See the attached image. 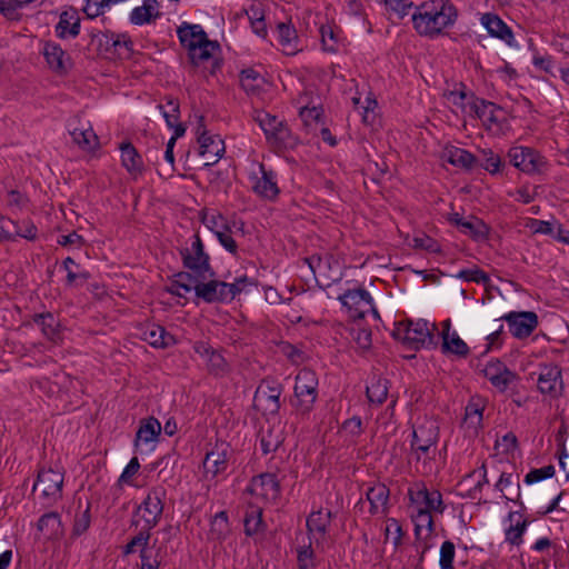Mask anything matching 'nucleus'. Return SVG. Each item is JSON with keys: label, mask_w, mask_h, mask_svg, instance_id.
<instances>
[{"label": "nucleus", "mask_w": 569, "mask_h": 569, "mask_svg": "<svg viewBox=\"0 0 569 569\" xmlns=\"http://www.w3.org/2000/svg\"><path fill=\"white\" fill-rule=\"evenodd\" d=\"M232 448L224 441H218L206 453L203 459V476L207 480H213L219 476L226 475L229 462L232 457Z\"/></svg>", "instance_id": "nucleus-10"}, {"label": "nucleus", "mask_w": 569, "mask_h": 569, "mask_svg": "<svg viewBox=\"0 0 569 569\" xmlns=\"http://www.w3.org/2000/svg\"><path fill=\"white\" fill-rule=\"evenodd\" d=\"M150 537L151 530L142 527L141 530L134 537H132L123 547V555L128 556L136 552V549L138 547L140 548V550L143 548H148Z\"/></svg>", "instance_id": "nucleus-55"}, {"label": "nucleus", "mask_w": 569, "mask_h": 569, "mask_svg": "<svg viewBox=\"0 0 569 569\" xmlns=\"http://www.w3.org/2000/svg\"><path fill=\"white\" fill-rule=\"evenodd\" d=\"M277 41L286 54H295L299 51V37L291 21L278 22L274 30Z\"/></svg>", "instance_id": "nucleus-33"}, {"label": "nucleus", "mask_w": 569, "mask_h": 569, "mask_svg": "<svg viewBox=\"0 0 569 569\" xmlns=\"http://www.w3.org/2000/svg\"><path fill=\"white\" fill-rule=\"evenodd\" d=\"M332 520V512L330 510L319 509L313 511L307 518V531L309 540H315L317 547L326 541L328 529Z\"/></svg>", "instance_id": "nucleus-25"}, {"label": "nucleus", "mask_w": 569, "mask_h": 569, "mask_svg": "<svg viewBox=\"0 0 569 569\" xmlns=\"http://www.w3.org/2000/svg\"><path fill=\"white\" fill-rule=\"evenodd\" d=\"M481 24L489 36L503 41L509 47H517L513 32L509 26L496 13H483L480 18Z\"/></svg>", "instance_id": "nucleus-26"}, {"label": "nucleus", "mask_w": 569, "mask_h": 569, "mask_svg": "<svg viewBox=\"0 0 569 569\" xmlns=\"http://www.w3.org/2000/svg\"><path fill=\"white\" fill-rule=\"evenodd\" d=\"M243 526H244V533L249 537L254 536L259 532H262L264 530V522L262 520V507L249 502L244 519H243Z\"/></svg>", "instance_id": "nucleus-38"}, {"label": "nucleus", "mask_w": 569, "mask_h": 569, "mask_svg": "<svg viewBox=\"0 0 569 569\" xmlns=\"http://www.w3.org/2000/svg\"><path fill=\"white\" fill-rule=\"evenodd\" d=\"M161 433V425L158 419L150 417L143 421L137 431L136 435V446L139 442L149 443L154 441Z\"/></svg>", "instance_id": "nucleus-44"}, {"label": "nucleus", "mask_w": 569, "mask_h": 569, "mask_svg": "<svg viewBox=\"0 0 569 569\" xmlns=\"http://www.w3.org/2000/svg\"><path fill=\"white\" fill-rule=\"evenodd\" d=\"M182 266L184 269L201 277L203 280L213 278L216 271L211 267V258L204 249V244L198 232L193 233L179 248Z\"/></svg>", "instance_id": "nucleus-2"}, {"label": "nucleus", "mask_w": 569, "mask_h": 569, "mask_svg": "<svg viewBox=\"0 0 569 569\" xmlns=\"http://www.w3.org/2000/svg\"><path fill=\"white\" fill-rule=\"evenodd\" d=\"M499 320H505L508 323L510 333L517 339L528 338L538 326V316L533 311H512Z\"/></svg>", "instance_id": "nucleus-20"}, {"label": "nucleus", "mask_w": 569, "mask_h": 569, "mask_svg": "<svg viewBox=\"0 0 569 569\" xmlns=\"http://www.w3.org/2000/svg\"><path fill=\"white\" fill-rule=\"evenodd\" d=\"M99 50L110 60L130 59L133 52V42L122 33L104 32L98 36Z\"/></svg>", "instance_id": "nucleus-11"}, {"label": "nucleus", "mask_w": 569, "mask_h": 569, "mask_svg": "<svg viewBox=\"0 0 569 569\" xmlns=\"http://www.w3.org/2000/svg\"><path fill=\"white\" fill-rule=\"evenodd\" d=\"M433 330H436L435 323L430 328L428 321L423 319L416 321L407 319L395 322L392 337L402 341L410 349L419 350L433 345Z\"/></svg>", "instance_id": "nucleus-4"}, {"label": "nucleus", "mask_w": 569, "mask_h": 569, "mask_svg": "<svg viewBox=\"0 0 569 569\" xmlns=\"http://www.w3.org/2000/svg\"><path fill=\"white\" fill-rule=\"evenodd\" d=\"M455 277L467 282H475L483 286H488L490 283V277L488 273L478 267L462 269Z\"/></svg>", "instance_id": "nucleus-54"}, {"label": "nucleus", "mask_w": 569, "mask_h": 569, "mask_svg": "<svg viewBox=\"0 0 569 569\" xmlns=\"http://www.w3.org/2000/svg\"><path fill=\"white\" fill-rule=\"evenodd\" d=\"M556 470L552 465H548L539 469H532L525 476L523 482L526 485H533L545 479L552 478Z\"/></svg>", "instance_id": "nucleus-59"}, {"label": "nucleus", "mask_w": 569, "mask_h": 569, "mask_svg": "<svg viewBox=\"0 0 569 569\" xmlns=\"http://www.w3.org/2000/svg\"><path fill=\"white\" fill-rule=\"evenodd\" d=\"M259 436L260 448L263 455L277 451L284 440L282 432L280 430H276L273 427L261 429Z\"/></svg>", "instance_id": "nucleus-43"}, {"label": "nucleus", "mask_w": 569, "mask_h": 569, "mask_svg": "<svg viewBox=\"0 0 569 569\" xmlns=\"http://www.w3.org/2000/svg\"><path fill=\"white\" fill-rule=\"evenodd\" d=\"M160 550L153 552L150 548L140 550L141 565L139 569H159L161 560L159 557Z\"/></svg>", "instance_id": "nucleus-63"}, {"label": "nucleus", "mask_w": 569, "mask_h": 569, "mask_svg": "<svg viewBox=\"0 0 569 569\" xmlns=\"http://www.w3.org/2000/svg\"><path fill=\"white\" fill-rule=\"evenodd\" d=\"M54 32L62 40L73 39L80 33V17L76 8L69 7L60 13Z\"/></svg>", "instance_id": "nucleus-29"}, {"label": "nucleus", "mask_w": 569, "mask_h": 569, "mask_svg": "<svg viewBox=\"0 0 569 569\" xmlns=\"http://www.w3.org/2000/svg\"><path fill=\"white\" fill-rule=\"evenodd\" d=\"M471 109L475 111L477 118L482 122L487 131L492 134H500L503 130L506 121L503 110L496 103L477 99Z\"/></svg>", "instance_id": "nucleus-16"}, {"label": "nucleus", "mask_w": 569, "mask_h": 569, "mask_svg": "<svg viewBox=\"0 0 569 569\" xmlns=\"http://www.w3.org/2000/svg\"><path fill=\"white\" fill-rule=\"evenodd\" d=\"M479 166L489 173L496 174L500 171L502 161L500 156L491 149H482L480 150Z\"/></svg>", "instance_id": "nucleus-52"}, {"label": "nucleus", "mask_w": 569, "mask_h": 569, "mask_svg": "<svg viewBox=\"0 0 569 569\" xmlns=\"http://www.w3.org/2000/svg\"><path fill=\"white\" fill-rule=\"evenodd\" d=\"M39 51L49 70L58 76H66L73 67L71 56L53 40L41 41Z\"/></svg>", "instance_id": "nucleus-13"}, {"label": "nucleus", "mask_w": 569, "mask_h": 569, "mask_svg": "<svg viewBox=\"0 0 569 569\" xmlns=\"http://www.w3.org/2000/svg\"><path fill=\"white\" fill-rule=\"evenodd\" d=\"M350 335L360 349L369 350L371 348L372 333L369 328H351Z\"/></svg>", "instance_id": "nucleus-60"}, {"label": "nucleus", "mask_w": 569, "mask_h": 569, "mask_svg": "<svg viewBox=\"0 0 569 569\" xmlns=\"http://www.w3.org/2000/svg\"><path fill=\"white\" fill-rule=\"evenodd\" d=\"M447 160L455 167L471 170L478 162L477 158L466 149L451 148L447 152Z\"/></svg>", "instance_id": "nucleus-46"}, {"label": "nucleus", "mask_w": 569, "mask_h": 569, "mask_svg": "<svg viewBox=\"0 0 569 569\" xmlns=\"http://www.w3.org/2000/svg\"><path fill=\"white\" fill-rule=\"evenodd\" d=\"M458 17V9L450 0H428L416 8L411 20L419 36L436 39L445 36Z\"/></svg>", "instance_id": "nucleus-1"}, {"label": "nucleus", "mask_w": 569, "mask_h": 569, "mask_svg": "<svg viewBox=\"0 0 569 569\" xmlns=\"http://www.w3.org/2000/svg\"><path fill=\"white\" fill-rule=\"evenodd\" d=\"M230 532L228 515L226 511H220L214 515L211 520L209 536L217 541H223Z\"/></svg>", "instance_id": "nucleus-47"}, {"label": "nucleus", "mask_w": 569, "mask_h": 569, "mask_svg": "<svg viewBox=\"0 0 569 569\" xmlns=\"http://www.w3.org/2000/svg\"><path fill=\"white\" fill-rule=\"evenodd\" d=\"M12 232L14 233V240L17 237L29 241H34L38 238V228L31 220H23L18 223V228H12Z\"/></svg>", "instance_id": "nucleus-61"}, {"label": "nucleus", "mask_w": 569, "mask_h": 569, "mask_svg": "<svg viewBox=\"0 0 569 569\" xmlns=\"http://www.w3.org/2000/svg\"><path fill=\"white\" fill-rule=\"evenodd\" d=\"M181 46L189 51L208 39V34L200 24L183 22L177 30Z\"/></svg>", "instance_id": "nucleus-35"}, {"label": "nucleus", "mask_w": 569, "mask_h": 569, "mask_svg": "<svg viewBox=\"0 0 569 569\" xmlns=\"http://www.w3.org/2000/svg\"><path fill=\"white\" fill-rule=\"evenodd\" d=\"M239 295L237 284L211 279L196 288V297L207 303H224L232 301Z\"/></svg>", "instance_id": "nucleus-12"}, {"label": "nucleus", "mask_w": 569, "mask_h": 569, "mask_svg": "<svg viewBox=\"0 0 569 569\" xmlns=\"http://www.w3.org/2000/svg\"><path fill=\"white\" fill-rule=\"evenodd\" d=\"M254 121L263 131L268 141L274 143H286L289 138V129L286 123L266 111H256Z\"/></svg>", "instance_id": "nucleus-21"}, {"label": "nucleus", "mask_w": 569, "mask_h": 569, "mask_svg": "<svg viewBox=\"0 0 569 569\" xmlns=\"http://www.w3.org/2000/svg\"><path fill=\"white\" fill-rule=\"evenodd\" d=\"M91 523V515H90V505H87V508L80 512H77L73 523V535L81 536L84 533Z\"/></svg>", "instance_id": "nucleus-64"}, {"label": "nucleus", "mask_w": 569, "mask_h": 569, "mask_svg": "<svg viewBox=\"0 0 569 569\" xmlns=\"http://www.w3.org/2000/svg\"><path fill=\"white\" fill-rule=\"evenodd\" d=\"M157 0H143L142 6L136 7L130 13V22L142 26L152 22L160 16Z\"/></svg>", "instance_id": "nucleus-36"}, {"label": "nucleus", "mask_w": 569, "mask_h": 569, "mask_svg": "<svg viewBox=\"0 0 569 569\" xmlns=\"http://www.w3.org/2000/svg\"><path fill=\"white\" fill-rule=\"evenodd\" d=\"M258 170L249 177L252 191L261 199L274 201L280 193L277 173L272 169H268L262 162L258 164Z\"/></svg>", "instance_id": "nucleus-15"}, {"label": "nucleus", "mask_w": 569, "mask_h": 569, "mask_svg": "<svg viewBox=\"0 0 569 569\" xmlns=\"http://www.w3.org/2000/svg\"><path fill=\"white\" fill-rule=\"evenodd\" d=\"M447 220L461 233L469 236L473 240H483L489 234V227L478 217L469 216L463 218L460 213L452 212L448 214Z\"/></svg>", "instance_id": "nucleus-22"}, {"label": "nucleus", "mask_w": 569, "mask_h": 569, "mask_svg": "<svg viewBox=\"0 0 569 569\" xmlns=\"http://www.w3.org/2000/svg\"><path fill=\"white\" fill-rule=\"evenodd\" d=\"M450 320L442 322V352L451 353L460 358H467L470 353L468 345L458 336L456 331L450 333Z\"/></svg>", "instance_id": "nucleus-32"}, {"label": "nucleus", "mask_w": 569, "mask_h": 569, "mask_svg": "<svg viewBox=\"0 0 569 569\" xmlns=\"http://www.w3.org/2000/svg\"><path fill=\"white\" fill-rule=\"evenodd\" d=\"M167 490L162 486H154L149 489L146 498L138 506L141 512L143 528L152 530L161 520Z\"/></svg>", "instance_id": "nucleus-8"}, {"label": "nucleus", "mask_w": 569, "mask_h": 569, "mask_svg": "<svg viewBox=\"0 0 569 569\" xmlns=\"http://www.w3.org/2000/svg\"><path fill=\"white\" fill-rule=\"evenodd\" d=\"M282 391L283 387L280 382L263 379L254 391L253 408L267 419L277 416L281 407Z\"/></svg>", "instance_id": "nucleus-6"}, {"label": "nucleus", "mask_w": 569, "mask_h": 569, "mask_svg": "<svg viewBox=\"0 0 569 569\" xmlns=\"http://www.w3.org/2000/svg\"><path fill=\"white\" fill-rule=\"evenodd\" d=\"M72 141L83 150H93L98 144V137L90 127H74L70 130Z\"/></svg>", "instance_id": "nucleus-45"}, {"label": "nucleus", "mask_w": 569, "mask_h": 569, "mask_svg": "<svg viewBox=\"0 0 569 569\" xmlns=\"http://www.w3.org/2000/svg\"><path fill=\"white\" fill-rule=\"evenodd\" d=\"M319 380L317 373L303 368L295 379L293 398L290 403L297 416L306 418L315 408L318 399Z\"/></svg>", "instance_id": "nucleus-3"}, {"label": "nucleus", "mask_w": 569, "mask_h": 569, "mask_svg": "<svg viewBox=\"0 0 569 569\" xmlns=\"http://www.w3.org/2000/svg\"><path fill=\"white\" fill-rule=\"evenodd\" d=\"M247 492L263 503H276L280 498L281 487L274 473L266 472L251 479Z\"/></svg>", "instance_id": "nucleus-14"}, {"label": "nucleus", "mask_w": 569, "mask_h": 569, "mask_svg": "<svg viewBox=\"0 0 569 569\" xmlns=\"http://www.w3.org/2000/svg\"><path fill=\"white\" fill-rule=\"evenodd\" d=\"M121 164L132 179L141 177L146 170L143 159L131 142H122L119 147Z\"/></svg>", "instance_id": "nucleus-30"}, {"label": "nucleus", "mask_w": 569, "mask_h": 569, "mask_svg": "<svg viewBox=\"0 0 569 569\" xmlns=\"http://www.w3.org/2000/svg\"><path fill=\"white\" fill-rule=\"evenodd\" d=\"M311 545L312 541L309 540L308 545H302L297 549L298 569H312L316 567V557Z\"/></svg>", "instance_id": "nucleus-53"}, {"label": "nucleus", "mask_w": 569, "mask_h": 569, "mask_svg": "<svg viewBox=\"0 0 569 569\" xmlns=\"http://www.w3.org/2000/svg\"><path fill=\"white\" fill-rule=\"evenodd\" d=\"M515 486V490L512 496H503L507 500L512 501L513 503L518 505L520 507L519 511H513L509 513V518H512L515 515L522 516V511L526 510L525 503L521 498V490H520V483H519V476H513L509 472H502L498 479V481L495 485V489L505 492V490L508 487Z\"/></svg>", "instance_id": "nucleus-34"}, {"label": "nucleus", "mask_w": 569, "mask_h": 569, "mask_svg": "<svg viewBox=\"0 0 569 569\" xmlns=\"http://www.w3.org/2000/svg\"><path fill=\"white\" fill-rule=\"evenodd\" d=\"M353 319H362L372 309V297L365 288L349 289L339 297Z\"/></svg>", "instance_id": "nucleus-18"}, {"label": "nucleus", "mask_w": 569, "mask_h": 569, "mask_svg": "<svg viewBox=\"0 0 569 569\" xmlns=\"http://www.w3.org/2000/svg\"><path fill=\"white\" fill-rule=\"evenodd\" d=\"M140 462L137 457L131 458L129 463L124 467L122 473L118 478L113 490L118 493L121 492L123 485L133 486V478L139 472Z\"/></svg>", "instance_id": "nucleus-48"}, {"label": "nucleus", "mask_w": 569, "mask_h": 569, "mask_svg": "<svg viewBox=\"0 0 569 569\" xmlns=\"http://www.w3.org/2000/svg\"><path fill=\"white\" fill-rule=\"evenodd\" d=\"M485 377L500 392H505L511 385L519 380L516 372L511 371L500 360L489 361L483 369Z\"/></svg>", "instance_id": "nucleus-23"}, {"label": "nucleus", "mask_w": 569, "mask_h": 569, "mask_svg": "<svg viewBox=\"0 0 569 569\" xmlns=\"http://www.w3.org/2000/svg\"><path fill=\"white\" fill-rule=\"evenodd\" d=\"M412 522L415 525V538L416 540H421V535L423 530L427 531V536H431L435 530L433 519L431 512L428 509H422V507H418L416 512L411 515Z\"/></svg>", "instance_id": "nucleus-42"}, {"label": "nucleus", "mask_w": 569, "mask_h": 569, "mask_svg": "<svg viewBox=\"0 0 569 569\" xmlns=\"http://www.w3.org/2000/svg\"><path fill=\"white\" fill-rule=\"evenodd\" d=\"M264 82L263 76L253 68H247L240 72V84L248 94H259Z\"/></svg>", "instance_id": "nucleus-41"}, {"label": "nucleus", "mask_w": 569, "mask_h": 569, "mask_svg": "<svg viewBox=\"0 0 569 569\" xmlns=\"http://www.w3.org/2000/svg\"><path fill=\"white\" fill-rule=\"evenodd\" d=\"M456 556V546L452 541L446 540L440 547L439 567L440 569H453Z\"/></svg>", "instance_id": "nucleus-57"}, {"label": "nucleus", "mask_w": 569, "mask_h": 569, "mask_svg": "<svg viewBox=\"0 0 569 569\" xmlns=\"http://www.w3.org/2000/svg\"><path fill=\"white\" fill-rule=\"evenodd\" d=\"M64 476L62 472L49 469H41L38 472L37 481L33 485V491L40 490L42 498L57 501L62 496Z\"/></svg>", "instance_id": "nucleus-17"}, {"label": "nucleus", "mask_w": 569, "mask_h": 569, "mask_svg": "<svg viewBox=\"0 0 569 569\" xmlns=\"http://www.w3.org/2000/svg\"><path fill=\"white\" fill-rule=\"evenodd\" d=\"M538 389L551 398H559L563 392L561 368L557 365L543 366L538 377Z\"/></svg>", "instance_id": "nucleus-24"}, {"label": "nucleus", "mask_w": 569, "mask_h": 569, "mask_svg": "<svg viewBox=\"0 0 569 569\" xmlns=\"http://www.w3.org/2000/svg\"><path fill=\"white\" fill-rule=\"evenodd\" d=\"M203 118H200L198 126V142L200 144V154L206 158L204 166H213L217 163L224 153V143L219 136L210 134L202 123Z\"/></svg>", "instance_id": "nucleus-19"}, {"label": "nucleus", "mask_w": 569, "mask_h": 569, "mask_svg": "<svg viewBox=\"0 0 569 569\" xmlns=\"http://www.w3.org/2000/svg\"><path fill=\"white\" fill-rule=\"evenodd\" d=\"M207 366L210 373L219 377L224 376L229 370L226 359L217 350L207 359Z\"/></svg>", "instance_id": "nucleus-58"}, {"label": "nucleus", "mask_w": 569, "mask_h": 569, "mask_svg": "<svg viewBox=\"0 0 569 569\" xmlns=\"http://www.w3.org/2000/svg\"><path fill=\"white\" fill-rule=\"evenodd\" d=\"M159 109L161 110L167 126L173 129V132H176V127L183 126L179 122L180 109L177 100L169 99L166 104H160Z\"/></svg>", "instance_id": "nucleus-51"}, {"label": "nucleus", "mask_w": 569, "mask_h": 569, "mask_svg": "<svg viewBox=\"0 0 569 569\" xmlns=\"http://www.w3.org/2000/svg\"><path fill=\"white\" fill-rule=\"evenodd\" d=\"M174 277H176V282L182 289V291L186 293L191 292V291L196 292V288L200 283H202V281L199 280L202 278L199 276H196L193 272H191L189 270L180 271V272L176 273Z\"/></svg>", "instance_id": "nucleus-56"}, {"label": "nucleus", "mask_w": 569, "mask_h": 569, "mask_svg": "<svg viewBox=\"0 0 569 569\" xmlns=\"http://www.w3.org/2000/svg\"><path fill=\"white\" fill-rule=\"evenodd\" d=\"M389 392V380L378 375H372L366 388L367 398L371 403L381 405Z\"/></svg>", "instance_id": "nucleus-39"}, {"label": "nucleus", "mask_w": 569, "mask_h": 569, "mask_svg": "<svg viewBox=\"0 0 569 569\" xmlns=\"http://www.w3.org/2000/svg\"><path fill=\"white\" fill-rule=\"evenodd\" d=\"M509 162L526 174H541L547 170L548 160L538 150L515 146L507 153Z\"/></svg>", "instance_id": "nucleus-7"}, {"label": "nucleus", "mask_w": 569, "mask_h": 569, "mask_svg": "<svg viewBox=\"0 0 569 569\" xmlns=\"http://www.w3.org/2000/svg\"><path fill=\"white\" fill-rule=\"evenodd\" d=\"M320 36L322 49L329 53H336L339 51L340 38L339 33L335 31L330 24L320 27Z\"/></svg>", "instance_id": "nucleus-50"}, {"label": "nucleus", "mask_w": 569, "mask_h": 569, "mask_svg": "<svg viewBox=\"0 0 569 569\" xmlns=\"http://www.w3.org/2000/svg\"><path fill=\"white\" fill-rule=\"evenodd\" d=\"M38 530L48 536L57 535L61 527V519L58 512L51 511L42 515L37 523Z\"/></svg>", "instance_id": "nucleus-49"}, {"label": "nucleus", "mask_w": 569, "mask_h": 569, "mask_svg": "<svg viewBox=\"0 0 569 569\" xmlns=\"http://www.w3.org/2000/svg\"><path fill=\"white\" fill-rule=\"evenodd\" d=\"M223 230H216L214 234L219 241V243L231 254L237 256L238 253V244L233 237L231 236V230L229 227L222 226Z\"/></svg>", "instance_id": "nucleus-62"}, {"label": "nucleus", "mask_w": 569, "mask_h": 569, "mask_svg": "<svg viewBox=\"0 0 569 569\" xmlns=\"http://www.w3.org/2000/svg\"><path fill=\"white\" fill-rule=\"evenodd\" d=\"M143 339L154 348H168L176 343L174 337L157 325L149 326L143 331Z\"/></svg>", "instance_id": "nucleus-40"}, {"label": "nucleus", "mask_w": 569, "mask_h": 569, "mask_svg": "<svg viewBox=\"0 0 569 569\" xmlns=\"http://www.w3.org/2000/svg\"><path fill=\"white\" fill-rule=\"evenodd\" d=\"M409 498L411 502L416 505L423 503L425 507L422 509H428L429 512L435 511L442 513L446 509L440 491H429L425 485L418 486L416 489H410Z\"/></svg>", "instance_id": "nucleus-27"}, {"label": "nucleus", "mask_w": 569, "mask_h": 569, "mask_svg": "<svg viewBox=\"0 0 569 569\" xmlns=\"http://www.w3.org/2000/svg\"><path fill=\"white\" fill-rule=\"evenodd\" d=\"M486 400L481 397H472L467 403L462 427L466 428L469 436H477L482 428Z\"/></svg>", "instance_id": "nucleus-28"}, {"label": "nucleus", "mask_w": 569, "mask_h": 569, "mask_svg": "<svg viewBox=\"0 0 569 569\" xmlns=\"http://www.w3.org/2000/svg\"><path fill=\"white\" fill-rule=\"evenodd\" d=\"M390 490L382 482H376L368 487L366 499L370 503L369 512L372 516L387 515L389 507Z\"/></svg>", "instance_id": "nucleus-31"}, {"label": "nucleus", "mask_w": 569, "mask_h": 569, "mask_svg": "<svg viewBox=\"0 0 569 569\" xmlns=\"http://www.w3.org/2000/svg\"><path fill=\"white\" fill-rule=\"evenodd\" d=\"M439 427L433 421H426L413 427L410 440L412 458L423 465L431 460L437 451Z\"/></svg>", "instance_id": "nucleus-5"}, {"label": "nucleus", "mask_w": 569, "mask_h": 569, "mask_svg": "<svg viewBox=\"0 0 569 569\" xmlns=\"http://www.w3.org/2000/svg\"><path fill=\"white\" fill-rule=\"evenodd\" d=\"M32 320L48 340L57 343L61 339L59 321L51 312L36 313Z\"/></svg>", "instance_id": "nucleus-37"}, {"label": "nucleus", "mask_w": 569, "mask_h": 569, "mask_svg": "<svg viewBox=\"0 0 569 569\" xmlns=\"http://www.w3.org/2000/svg\"><path fill=\"white\" fill-rule=\"evenodd\" d=\"M220 53V43L208 38L203 43L189 51L188 56L193 66L202 67L209 76H216L222 67Z\"/></svg>", "instance_id": "nucleus-9"}]
</instances>
